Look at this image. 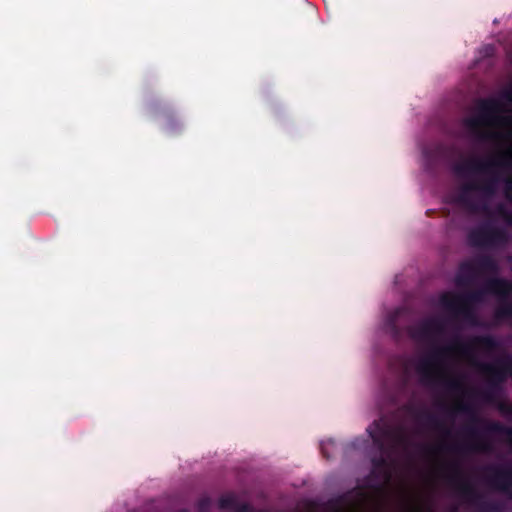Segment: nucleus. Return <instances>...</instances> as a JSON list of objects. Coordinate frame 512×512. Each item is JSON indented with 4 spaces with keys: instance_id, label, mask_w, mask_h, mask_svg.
<instances>
[{
    "instance_id": "f257e3e1",
    "label": "nucleus",
    "mask_w": 512,
    "mask_h": 512,
    "mask_svg": "<svg viewBox=\"0 0 512 512\" xmlns=\"http://www.w3.org/2000/svg\"><path fill=\"white\" fill-rule=\"evenodd\" d=\"M501 163L497 159L468 157L460 159L453 165L454 173L460 178L469 179L453 196V202L471 210H486L488 202L495 195L500 176H492L486 183H481L478 176L487 174Z\"/></svg>"
},
{
    "instance_id": "ddd939ff",
    "label": "nucleus",
    "mask_w": 512,
    "mask_h": 512,
    "mask_svg": "<svg viewBox=\"0 0 512 512\" xmlns=\"http://www.w3.org/2000/svg\"><path fill=\"white\" fill-rule=\"evenodd\" d=\"M404 313L403 309L396 310L393 314L389 315L386 319L385 325L388 329H390L392 332L394 331L395 324L397 322L398 317Z\"/></svg>"
},
{
    "instance_id": "dca6fc26",
    "label": "nucleus",
    "mask_w": 512,
    "mask_h": 512,
    "mask_svg": "<svg viewBox=\"0 0 512 512\" xmlns=\"http://www.w3.org/2000/svg\"><path fill=\"white\" fill-rule=\"evenodd\" d=\"M469 451H482L484 447L480 444H471L468 446Z\"/></svg>"
},
{
    "instance_id": "20e7f679",
    "label": "nucleus",
    "mask_w": 512,
    "mask_h": 512,
    "mask_svg": "<svg viewBox=\"0 0 512 512\" xmlns=\"http://www.w3.org/2000/svg\"><path fill=\"white\" fill-rule=\"evenodd\" d=\"M454 348L453 344L435 348L417 361L416 373L423 385L432 386L445 377L446 359L452 354Z\"/></svg>"
},
{
    "instance_id": "2eb2a0df",
    "label": "nucleus",
    "mask_w": 512,
    "mask_h": 512,
    "mask_svg": "<svg viewBox=\"0 0 512 512\" xmlns=\"http://www.w3.org/2000/svg\"><path fill=\"white\" fill-rule=\"evenodd\" d=\"M333 445H334V443L332 441L322 442L321 449H322V453L324 454V456L326 458H330L331 457L330 453H327V447H330V446H333Z\"/></svg>"
},
{
    "instance_id": "0eeeda50",
    "label": "nucleus",
    "mask_w": 512,
    "mask_h": 512,
    "mask_svg": "<svg viewBox=\"0 0 512 512\" xmlns=\"http://www.w3.org/2000/svg\"><path fill=\"white\" fill-rule=\"evenodd\" d=\"M445 323L439 318H427L409 329L411 338L418 342L432 343L442 336Z\"/></svg>"
},
{
    "instance_id": "f8f14e48",
    "label": "nucleus",
    "mask_w": 512,
    "mask_h": 512,
    "mask_svg": "<svg viewBox=\"0 0 512 512\" xmlns=\"http://www.w3.org/2000/svg\"><path fill=\"white\" fill-rule=\"evenodd\" d=\"M446 385H447V388L451 392H455V393H462L463 389H464L462 380H460L458 378L448 379L446 382Z\"/></svg>"
},
{
    "instance_id": "f03ea898",
    "label": "nucleus",
    "mask_w": 512,
    "mask_h": 512,
    "mask_svg": "<svg viewBox=\"0 0 512 512\" xmlns=\"http://www.w3.org/2000/svg\"><path fill=\"white\" fill-rule=\"evenodd\" d=\"M484 292L494 294L503 301L495 309V321L497 323L506 322L512 326V301H506L512 295V292L507 296H499L489 290L487 282L482 291L462 294L444 293L439 297V306L453 318L461 319L471 326H476L478 325V318L475 306L483 301Z\"/></svg>"
},
{
    "instance_id": "9d476101",
    "label": "nucleus",
    "mask_w": 512,
    "mask_h": 512,
    "mask_svg": "<svg viewBox=\"0 0 512 512\" xmlns=\"http://www.w3.org/2000/svg\"><path fill=\"white\" fill-rule=\"evenodd\" d=\"M483 430L491 435H500L509 438L512 441V428L504 426L497 421H489L483 424Z\"/></svg>"
},
{
    "instance_id": "f3484780",
    "label": "nucleus",
    "mask_w": 512,
    "mask_h": 512,
    "mask_svg": "<svg viewBox=\"0 0 512 512\" xmlns=\"http://www.w3.org/2000/svg\"><path fill=\"white\" fill-rule=\"evenodd\" d=\"M484 49H485L487 55L492 54L494 51V48L491 45H487Z\"/></svg>"
},
{
    "instance_id": "1a4fd4ad",
    "label": "nucleus",
    "mask_w": 512,
    "mask_h": 512,
    "mask_svg": "<svg viewBox=\"0 0 512 512\" xmlns=\"http://www.w3.org/2000/svg\"><path fill=\"white\" fill-rule=\"evenodd\" d=\"M472 346L481 348L487 355L498 350L502 346V339L491 334L475 336L471 339V343H463L460 345V353L472 359Z\"/></svg>"
},
{
    "instance_id": "6e6552de",
    "label": "nucleus",
    "mask_w": 512,
    "mask_h": 512,
    "mask_svg": "<svg viewBox=\"0 0 512 512\" xmlns=\"http://www.w3.org/2000/svg\"><path fill=\"white\" fill-rule=\"evenodd\" d=\"M367 432L373 440L374 445L380 450H384L385 446L391 443H395L398 447L404 445V439L401 434L388 431L379 421L373 422L367 428Z\"/></svg>"
},
{
    "instance_id": "9b49d317",
    "label": "nucleus",
    "mask_w": 512,
    "mask_h": 512,
    "mask_svg": "<svg viewBox=\"0 0 512 512\" xmlns=\"http://www.w3.org/2000/svg\"><path fill=\"white\" fill-rule=\"evenodd\" d=\"M504 193L510 204H512V180L506 179L504 181ZM497 216L508 225H512V212L507 213L501 206L497 211Z\"/></svg>"
},
{
    "instance_id": "4468645a",
    "label": "nucleus",
    "mask_w": 512,
    "mask_h": 512,
    "mask_svg": "<svg viewBox=\"0 0 512 512\" xmlns=\"http://www.w3.org/2000/svg\"><path fill=\"white\" fill-rule=\"evenodd\" d=\"M500 96L506 102L512 103V83L501 91Z\"/></svg>"
},
{
    "instance_id": "a211bd4d",
    "label": "nucleus",
    "mask_w": 512,
    "mask_h": 512,
    "mask_svg": "<svg viewBox=\"0 0 512 512\" xmlns=\"http://www.w3.org/2000/svg\"><path fill=\"white\" fill-rule=\"evenodd\" d=\"M511 485H512V482H510V481H509V482L507 483V486L509 487V486H511Z\"/></svg>"
},
{
    "instance_id": "39448f33",
    "label": "nucleus",
    "mask_w": 512,
    "mask_h": 512,
    "mask_svg": "<svg viewBox=\"0 0 512 512\" xmlns=\"http://www.w3.org/2000/svg\"><path fill=\"white\" fill-rule=\"evenodd\" d=\"M498 272L499 265L494 259L485 255L477 256L461 263L456 275V283L458 286L472 285L482 275H496Z\"/></svg>"
},
{
    "instance_id": "7ed1b4c3",
    "label": "nucleus",
    "mask_w": 512,
    "mask_h": 512,
    "mask_svg": "<svg viewBox=\"0 0 512 512\" xmlns=\"http://www.w3.org/2000/svg\"><path fill=\"white\" fill-rule=\"evenodd\" d=\"M472 364L484 375L489 377L485 397L494 400L503 392V385L508 378L512 379V353L499 355L494 362L472 360Z\"/></svg>"
},
{
    "instance_id": "423d86ee",
    "label": "nucleus",
    "mask_w": 512,
    "mask_h": 512,
    "mask_svg": "<svg viewBox=\"0 0 512 512\" xmlns=\"http://www.w3.org/2000/svg\"><path fill=\"white\" fill-rule=\"evenodd\" d=\"M510 239L506 227L497 226L494 221L484 222L469 233L468 240L471 246L479 248H498L505 246Z\"/></svg>"
}]
</instances>
